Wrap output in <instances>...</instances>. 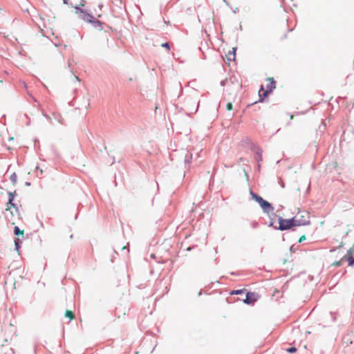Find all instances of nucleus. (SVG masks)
Segmentation results:
<instances>
[{
  "mask_svg": "<svg viewBox=\"0 0 354 354\" xmlns=\"http://www.w3.org/2000/svg\"><path fill=\"white\" fill-rule=\"evenodd\" d=\"M292 218L295 226L305 225L310 223L309 213L305 211H299Z\"/></svg>",
  "mask_w": 354,
  "mask_h": 354,
  "instance_id": "1",
  "label": "nucleus"
},
{
  "mask_svg": "<svg viewBox=\"0 0 354 354\" xmlns=\"http://www.w3.org/2000/svg\"><path fill=\"white\" fill-rule=\"evenodd\" d=\"M251 196L256 202H257L264 212L270 213L274 211V207L268 201L263 200V198L259 195L250 192Z\"/></svg>",
  "mask_w": 354,
  "mask_h": 354,
  "instance_id": "2",
  "label": "nucleus"
},
{
  "mask_svg": "<svg viewBox=\"0 0 354 354\" xmlns=\"http://www.w3.org/2000/svg\"><path fill=\"white\" fill-rule=\"evenodd\" d=\"M6 212V218L12 225H15L17 221L21 219L19 208H12Z\"/></svg>",
  "mask_w": 354,
  "mask_h": 354,
  "instance_id": "3",
  "label": "nucleus"
},
{
  "mask_svg": "<svg viewBox=\"0 0 354 354\" xmlns=\"http://www.w3.org/2000/svg\"><path fill=\"white\" fill-rule=\"evenodd\" d=\"M268 84L266 86L267 89L264 90L263 86H262L261 89L259 90V96L260 101L262 100V97H266L272 91L273 89L276 88V82L274 80L272 77H268L267 79Z\"/></svg>",
  "mask_w": 354,
  "mask_h": 354,
  "instance_id": "4",
  "label": "nucleus"
},
{
  "mask_svg": "<svg viewBox=\"0 0 354 354\" xmlns=\"http://www.w3.org/2000/svg\"><path fill=\"white\" fill-rule=\"evenodd\" d=\"M17 196L16 191L13 192H8V201L6 205V212H8L12 208H19L21 207V205H19L15 202V196Z\"/></svg>",
  "mask_w": 354,
  "mask_h": 354,
  "instance_id": "5",
  "label": "nucleus"
},
{
  "mask_svg": "<svg viewBox=\"0 0 354 354\" xmlns=\"http://www.w3.org/2000/svg\"><path fill=\"white\" fill-rule=\"evenodd\" d=\"M279 226L277 229L281 231L290 230L292 227H295L292 218L291 219H283L279 218Z\"/></svg>",
  "mask_w": 354,
  "mask_h": 354,
  "instance_id": "6",
  "label": "nucleus"
},
{
  "mask_svg": "<svg viewBox=\"0 0 354 354\" xmlns=\"http://www.w3.org/2000/svg\"><path fill=\"white\" fill-rule=\"evenodd\" d=\"M77 10L76 11V14H77L78 17L84 21H88V22H93L94 21V17L89 14H87L84 12L82 10L77 8Z\"/></svg>",
  "mask_w": 354,
  "mask_h": 354,
  "instance_id": "7",
  "label": "nucleus"
},
{
  "mask_svg": "<svg viewBox=\"0 0 354 354\" xmlns=\"http://www.w3.org/2000/svg\"><path fill=\"white\" fill-rule=\"evenodd\" d=\"M259 297L258 295L254 292H248L246 295V297L244 299V303L248 304H254L256 301H257Z\"/></svg>",
  "mask_w": 354,
  "mask_h": 354,
  "instance_id": "8",
  "label": "nucleus"
},
{
  "mask_svg": "<svg viewBox=\"0 0 354 354\" xmlns=\"http://www.w3.org/2000/svg\"><path fill=\"white\" fill-rule=\"evenodd\" d=\"M227 59L230 60H234L235 59V50L233 49L232 51H230L227 55H226Z\"/></svg>",
  "mask_w": 354,
  "mask_h": 354,
  "instance_id": "9",
  "label": "nucleus"
},
{
  "mask_svg": "<svg viewBox=\"0 0 354 354\" xmlns=\"http://www.w3.org/2000/svg\"><path fill=\"white\" fill-rule=\"evenodd\" d=\"M65 317L69 318L71 320H73L75 319L74 313L71 310H66Z\"/></svg>",
  "mask_w": 354,
  "mask_h": 354,
  "instance_id": "10",
  "label": "nucleus"
},
{
  "mask_svg": "<svg viewBox=\"0 0 354 354\" xmlns=\"http://www.w3.org/2000/svg\"><path fill=\"white\" fill-rule=\"evenodd\" d=\"M14 233L15 235H21L24 236V231L23 230H20L18 227H15Z\"/></svg>",
  "mask_w": 354,
  "mask_h": 354,
  "instance_id": "11",
  "label": "nucleus"
},
{
  "mask_svg": "<svg viewBox=\"0 0 354 354\" xmlns=\"http://www.w3.org/2000/svg\"><path fill=\"white\" fill-rule=\"evenodd\" d=\"M351 252L349 251V255L347 257V261L348 262V265L350 266H353L354 265V257L351 256Z\"/></svg>",
  "mask_w": 354,
  "mask_h": 354,
  "instance_id": "12",
  "label": "nucleus"
},
{
  "mask_svg": "<svg viewBox=\"0 0 354 354\" xmlns=\"http://www.w3.org/2000/svg\"><path fill=\"white\" fill-rule=\"evenodd\" d=\"M243 292V289H241V290H232L231 292H230V295H241Z\"/></svg>",
  "mask_w": 354,
  "mask_h": 354,
  "instance_id": "13",
  "label": "nucleus"
},
{
  "mask_svg": "<svg viewBox=\"0 0 354 354\" xmlns=\"http://www.w3.org/2000/svg\"><path fill=\"white\" fill-rule=\"evenodd\" d=\"M286 351L288 353H294L297 351V349L296 347H290V348L286 349Z\"/></svg>",
  "mask_w": 354,
  "mask_h": 354,
  "instance_id": "14",
  "label": "nucleus"
},
{
  "mask_svg": "<svg viewBox=\"0 0 354 354\" xmlns=\"http://www.w3.org/2000/svg\"><path fill=\"white\" fill-rule=\"evenodd\" d=\"M10 180L13 184H15L17 181V175L14 173L10 176Z\"/></svg>",
  "mask_w": 354,
  "mask_h": 354,
  "instance_id": "15",
  "label": "nucleus"
},
{
  "mask_svg": "<svg viewBox=\"0 0 354 354\" xmlns=\"http://www.w3.org/2000/svg\"><path fill=\"white\" fill-rule=\"evenodd\" d=\"M233 105L231 102H228L226 105V109L227 111H231L232 109Z\"/></svg>",
  "mask_w": 354,
  "mask_h": 354,
  "instance_id": "16",
  "label": "nucleus"
},
{
  "mask_svg": "<svg viewBox=\"0 0 354 354\" xmlns=\"http://www.w3.org/2000/svg\"><path fill=\"white\" fill-rule=\"evenodd\" d=\"M161 46L162 47L166 48L168 50H170L169 44L167 42L162 44Z\"/></svg>",
  "mask_w": 354,
  "mask_h": 354,
  "instance_id": "17",
  "label": "nucleus"
},
{
  "mask_svg": "<svg viewBox=\"0 0 354 354\" xmlns=\"http://www.w3.org/2000/svg\"><path fill=\"white\" fill-rule=\"evenodd\" d=\"M342 264L341 261H335L333 263V266H339Z\"/></svg>",
  "mask_w": 354,
  "mask_h": 354,
  "instance_id": "18",
  "label": "nucleus"
},
{
  "mask_svg": "<svg viewBox=\"0 0 354 354\" xmlns=\"http://www.w3.org/2000/svg\"><path fill=\"white\" fill-rule=\"evenodd\" d=\"M19 239H17L15 241V245H16V248H19L20 246H19Z\"/></svg>",
  "mask_w": 354,
  "mask_h": 354,
  "instance_id": "19",
  "label": "nucleus"
},
{
  "mask_svg": "<svg viewBox=\"0 0 354 354\" xmlns=\"http://www.w3.org/2000/svg\"><path fill=\"white\" fill-rule=\"evenodd\" d=\"M306 239V236L304 235L301 236L299 240V242H301L303 241L304 240Z\"/></svg>",
  "mask_w": 354,
  "mask_h": 354,
  "instance_id": "20",
  "label": "nucleus"
},
{
  "mask_svg": "<svg viewBox=\"0 0 354 354\" xmlns=\"http://www.w3.org/2000/svg\"><path fill=\"white\" fill-rule=\"evenodd\" d=\"M9 351H10V354H14V351L12 348H9Z\"/></svg>",
  "mask_w": 354,
  "mask_h": 354,
  "instance_id": "21",
  "label": "nucleus"
},
{
  "mask_svg": "<svg viewBox=\"0 0 354 354\" xmlns=\"http://www.w3.org/2000/svg\"><path fill=\"white\" fill-rule=\"evenodd\" d=\"M290 119H291V120H292V119H293V115H290Z\"/></svg>",
  "mask_w": 354,
  "mask_h": 354,
  "instance_id": "22",
  "label": "nucleus"
},
{
  "mask_svg": "<svg viewBox=\"0 0 354 354\" xmlns=\"http://www.w3.org/2000/svg\"><path fill=\"white\" fill-rule=\"evenodd\" d=\"M125 248H126V246H123V247L122 248V250H124Z\"/></svg>",
  "mask_w": 354,
  "mask_h": 354,
  "instance_id": "23",
  "label": "nucleus"
},
{
  "mask_svg": "<svg viewBox=\"0 0 354 354\" xmlns=\"http://www.w3.org/2000/svg\"><path fill=\"white\" fill-rule=\"evenodd\" d=\"M63 1H64V2L65 3H67V1H66V0H63Z\"/></svg>",
  "mask_w": 354,
  "mask_h": 354,
  "instance_id": "24",
  "label": "nucleus"
},
{
  "mask_svg": "<svg viewBox=\"0 0 354 354\" xmlns=\"http://www.w3.org/2000/svg\"><path fill=\"white\" fill-rule=\"evenodd\" d=\"M353 249H354V248H353Z\"/></svg>",
  "mask_w": 354,
  "mask_h": 354,
  "instance_id": "25",
  "label": "nucleus"
}]
</instances>
